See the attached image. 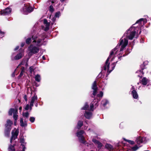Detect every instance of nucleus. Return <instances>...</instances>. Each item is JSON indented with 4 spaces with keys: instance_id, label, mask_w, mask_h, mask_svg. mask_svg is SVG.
Returning a JSON list of instances; mask_svg holds the SVG:
<instances>
[{
    "instance_id": "46",
    "label": "nucleus",
    "mask_w": 151,
    "mask_h": 151,
    "mask_svg": "<svg viewBox=\"0 0 151 151\" xmlns=\"http://www.w3.org/2000/svg\"><path fill=\"white\" fill-rule=\"evenodd\" d=\"M35 106H36V107H37V103H35Z\"/></svg>"
},
{
    "instance_id": "18",
    "label": "nucleus",
    "mask_w": 151,
    "mask_h": 151,
    "mask_svg": "<svg viewBox=\"0 0 151 151\" xmlns=\"http://www.w3.org/2000/svg\"><path fill=\"white\" fill-rule=\"evenodd\" d=\"M20 125L23 127H25L27 126V123L26 122L24 123L22 118H21L20 119Z\"/></svg>"
},
{
    "instance_id": "17",
    "label": "nucleus",
    "mask_w": 151,
    "mask_h": 151,
    "mask_svg": "<svg viewBox=\"0 0 151 151\" xmlns=\"http://www.w3.org/2000/svg\"><path fill=\"white\" fill-rule=\"evenodd\" d=\"M36 35H34L32 36H32L34 35H36ZM32 42V39H31V38L30 37H28V38L26 40V42L27 44H29L31 42Z\"/></svg>"
},
{
    "instance_id": "32",
    "label": "nucleus",
    "mask_w": 151,
    "mask_h": 151,
    "mask_svg": "<svg viewBox=\"0 0 151 151\" xmlns=\"http://www.w3.org/2000/svg\"><path fill=\"white\" fill-rule=\"evenodd\" d=\"M139 148L137 146L135 145V146L133 147L132 148V150L133 151H135L137 150Z\"/></svg>"
},
{
    "instance_id": "36",
    "label": "nucleus",
    "mask_w": 151,
    "mask_h": 151,
    "mask_svg": "<svg viewBox=\"0 0 151 151\" xmlns=\"http://www.w3.org/2000/svg\"><path fill=\"white\" fill-rule=\"evenodd\" d=\"M29 104H27L26 105L25 108V109L26 110H27L29 109Z\"/></svg>"
},
{
    "instance_id": "43",
    "label": "nucleus",
    "mask_w": 151,
    "mask_h": 151,
    "mask_svg": "<svg viewBox=\"0 0 151 151\" xmlns=\"http://www.w3.org/2000/svg\"><path fill=\"white\" fill-rule=\"evenodd\" d=\"M24 45V43H22L21 44V46L22 47H23Z\"/></svg>"
},
{
    "instance_id": "14",
    "label": "nucleus",
    "mask_w": 151,
    "mask_h": 151,
    "mask_svg": "<svg viewBox=\"0 0 151 151\" xmlns=\"http://www.w3.org/2000/svg\"><path fill=\"white\" fill-rule=\"evenodd\" d=\"M105 147L109 151H113L114 149L113 146L110 144H106L105 145Z\"/></svg>"
},
{
    "instance_id": "44",
    "label": "nucleus",
    "mask_w": 151,
    "mask_h": 151,
    "mask_svg": "<svg viewBox=\"0 0 151 151\" xmlns=\"http://www.w3.org/2000/svg\"><path fill=\"white\" fill-rule=\"evenodd\" d=\"M12 77H14L15 76V74H14V72L12 74Z\"/></svg>"
},
{
    "instance_id": "41",
    "label": "nucleus",
    "mask_w": 151,
    "mask_h": 151,
    "mask_svg": "<svg viewBox=\"0 0 151 151\" xmlns=\"http://www.w3.org/2000/svg\"><path fill=\"white\" fill-rule=\"evenodd\" d=\"M19 46H17L15 49H14V50H17L19 48Z\"/></svg>"
},
{
    "instance_id": "15",
    "label": "nucleus",
    "mask_w": 151,
    "mask_h": 151,
    "mask_svg": "<svg viewBox=\"0 0 151 151\" xmlns=\"http://www.w3.org/2000/svg\"><path fill=\"white\" fill-rule=\"evenodd\" d=\"M23 55V52L22 53H19L15 56L14 59L16 60H19L21 58Z\"/></svg>"
},
{
    "instance_id": "29",
    "label": "nucleus",
    "mask_w": 151,
    "mask_h": 151,
    "mask_svg": "<svg viewBox=\"0 0 151 151\" xmlns=\"http://www.w3.org/2000/svg\"><path fill=\"white\" fill-rule=\"evenodd\" d=\"M124 139L125 141L129 143L131 145H133L134 143V142L133 141L129 140H127V139Z\"/></svg>"
},
{
    "instance_id": "9",
    "label": "nucleus",
    "mask_w": 151,
    "mask_h": 151,
    "mask_svg": "<svg viewBox=\"0 0 151 151\" xmlns=\"http://www.w3.org/2000/svg\"><path fill=\"white\" fill-rule=\"evenodd\" d=\"M12 11L11 9L10 8H7L6 9L1 10L0 12L1 15H6L9 14Z\"/></svg>"
},
{
    "instance_id": "2",
    "label": "nucleus",
    "mask_w": 151,
    "mask_h": 151,
    "mask_svg": "<svg viewBox=\"0 0 151 151\" xmlns=\"http://www.w3.org/2000/svg\"><path fill=\"white\" fill-rule=\"evenodd\" d=\"M32 44L28 48L27 53L29 58L27 59L28 61L29 58L33 54L37 53L39 50V47L42 45H45L44 42L46 41V37L45 33L40 35L39 34L32 36Z\"/></svg>"
},
{
    "instance_id": "48",
    "label": "nucleus",
    "mask_w": 151,
    "mask_h": 151,
    "mask_svg": "<svg viewBox=\"0 0 151 151\" xmlns=\"http://www.w3.org/2000/svg\"><path fill=\"white\" fill-rule=\"evenodd\" d=\"M42 59L44 60H45V57L44 56H42Z\"/></svg>"
},
{
    "instance_id": "11",
    "label": "nucleus",
    "mask_w": 151,
    "mask_h": 151,
    "mask_svg": "<svg viewBox=\"0 0 151 151\" xmlns=\"http://www.w3.org/2000/svg\"><path fill=\"white\" fill-rule=\"evenodd\" d=\"M44 23L45 26L44 30L45 31H47L49 29L50 24L47 22V21L46 19H44Z\"/></svg>"
},
{
    "instance_id": "51",
    "label": "nucleus",
    "mask_w": 151,
    "mask_h": 151,
    "mask_svg": "<svg viewBox=\"0 0 151 151\" xmlns=\"http://www.w3.org/2000/svg\"><path fill=\"white\" fill-rule=\"evenodd\" d=\"M22 151H24V147L23 148Z\"/></svg>"
},
{
    "instance_id": "47",
    "label": "nucleus",
    "mask_w": 151,
    "mask_h": 151,
    "mask_svg": "<svg viewBox=\"0 0 151 151\" xmlns=\"http://www.w3.org/2000/svg\"><path fill=\"white\" fill-rule=\"evenodd\" d=\"M22 107H19V110L21 111L22 110Z\"/></svg>"
},
{
    "instance_id": "5",
    "label": "nucleus",
    "mask_w": 151,
    "mask_h": 151,
    "mask_svg": "<svg viewBox=\"0 0 151 151\" xmlns=\"http://www.w3.org/2000/svg\"><path fill=\"white\" fill-rule=\"evenodd\" d=\"M12 124V122L11 120H8L7 121L5 129V134L6 136H9L11 129V126Z\"/></svg>"
},
{
    "instance_id": "28",
    "label": "nucleus",
    "mask_w": 151,
    "mask_h": 151,
    "mask_svg": "<svg viewBox=\"0 0 151 151\" xmlns=\"http://www.w3.org/2000/svg\"><path fill=\"white\" fill-rule=\"evenodd\" d=\"M88 107V106L87 103H85L83 107L82 108V109L83 110H86Z\"/></svg>"
},
{
    "instance_id": "3",
    "label": "nucleus",
    "mask_w": 151,
    "mask_h": 151,
    "mask_svg": "<svg viewBox=\"0 0 151 151\" xmlns=\"http://www.w3.org/2000/svg\"><path fill=\"white\" fill-rule=\"evenodd\" d=\"M33 8L28 4H24V6L21 9V11L24 14H27L28 13L32 12L33 11Z\"/></svg>"
},
{
    "instance_id": "34",
    "label": "nucleus",
    "mask_w": 151,
    "mask_h": 151,
    "mask_svg": "<svg viewBox=\"0 0 151 151\" xmlns=\"http://www.w3.org/2000/svg\"><path fill=\"white\" fill-rule=\"evenodd\" d=\"M4 32L0 30V38H2L4 35Z\"/></svg>"
},
{
    "instance_id": "35",
    "label": "nucleus",
    "mask_w": 151,
    "mask_h": 151,
    "mask_svg": "<svg viewBox=\"0 0 151 151\" xmlns=\"http://www.w3.org/2000/svg\"><path fill=\"white\" fill-rule=\"evenodd\" d=\"M35 118L34 117H31L29 119V120L31 122H33L35 121Z\"/></svg>"
},
{
    "instance_id": "23",
    "label": "nucleus",
    "mask_w": 151,
    "mask_h": 151,
    "mask_svg": "<svg viewBox=\"0 0 151 151\" xmlns=\"http://www.w3.org/2000/svg\"><path fill=\"white\" fill-rule=\"evenodd\" d=\"M17 110L15 111V113H14L13 114V118L14 119L15 121H17L18 115H17Z\"/></svg>"
},
{
    "instance_id": "45",
    "label": "nucleus",
    "mask_w": 151,
    "mask_h": 151,
    "mask_svg": "<svg viewBox=\"0 0 151 151\" xmlns=\"http://www.w3.org/2000/svg\"><path fill=\"white\" fill-rule=\"evenodd\" d=\"M16 123H17V121H15L14 122V124L15 125H16V124H17Z\"/></svg>"
},
{
    "instance_id": "8",
    "label": "nucleus",
    "mask_w": 151,
    "mask_h": 151,
    "mask_svg": "<svg viewBox=\"0 0 151 151\" xmlns=\"http://www.w3.org/2000/svg\"><path fill=\"white\" fill-rule=\"evenodd\" d=\"M37 100V96L35 94L34 96L32 97L30 99V110H31L32 109V107L33 106L34 103H36V101Z\"/></svg>"
},
{
    "instance_id": "37",
    "label": "nucleus",
    "mask_w": 151,
    "mask_h": 151,
    "mask_svg": "<svg viewBox=\"0 0 151 151\" xmlns=\"http://www.w3.org/2000/svg\"><path fill=\"white\" fill-rule=\"evenodd\" d=\"M93 142H94L95 144H97L99 142V141H98L95 139H93L92 140Z\"/></svg>"
},
{
    "instance_id": "25",
    "label": "nucleus",
    "mask_w": 151,
    "mask_h": 151,
    "mask_svg": "<svg viewBox=\"0 0 151 151\" xmlns=\"http://www.w3.org/2000/svg\"><path fill=\"white\" fill-rule=\"evenodd\" d=\"M83 122L81 121H79L78 123L77 128L79 129L83 125Z\"/></svg>"
},
{
    "instance_id": "7",
    "label": "nucleus",
    "mask_w": 151,
    "mask_h": 151,
    "mask_svg": "<svg viewBox=\"0 0 151 151\" xmlns=\"http://www.w3.org/2000/svg\"><path fill=\"white\" fill-rule=\"evenodd\" d=\"M19 133V130L17 129H15L12 132V136L11 137L10 142L11 143L12 140L15 139L17 137Z\"/></svg>"
},
{
    "instance_id": "12",
    "label": "nucleus",
    "mask_w": 151,
    "mask_h": 151,
    "mask_svg": "<svg viewBox=\"0 0 151 151\" xmlns=\"http://www.w3.org/2000/svg\"><path fill=\"white\" fill-rule=\"evenodd\" d=\"M92 114L90 112L86 111L84 114V116L87 119H89L91 118Z\"/></svg>"
},
{
    "instance_id": "1",
    "label": "nucleus",
    "mask_w": 151,
    "mask_h": 151,
    "mask_svg": "<svg viewBox=\"0 0 151 151\" xmlns=\"http://www.w3.org/2000/svg\"><path fill=\"white\" fill-rule=\"evenodd\" d=\"M147 22V20L146 19H140L137 20L135 23L136 24H138L139 25L138 27H135L132 26L127 30V32L124 35V36H126L125 37H123L120 39L119 44L113 49L110 52V55L107 59L105 65L103 69L104 70H106L107 68L108 71L109 72V73H110L114 69L117 61L112 64L111 66L112 69H111L109 66V63H108L109 59L112 57L111 60H113L114 58L116 57V56L118 57L117 58L119 59L122 57L120 55L122 54L124 49L128 44L127 38H128L129 40H132L134 37L136 33L139 34L141 32V31H140V27L144 25Z\"/></svg>"
},
{
    "instance_id": "33",
    "label": "nucleus",
    "mask_w": 151,
    "mask_h": 151,
    "mask_svg": "<svg viewBox=\"0 0 151 151\" xmlns=\"http://www.w3.org/2000/svg\"><path fill=\"white\" fill-rule=\"evenodd\" d=\"M49 10L51 12H52L54 11V9L53 6H50L49 7Z\"/></svg>"
},
{
    "instance_id": "20",
    "label": "nucleus",
    "mask_w": 151,
    "mask_h": 151,
    "mask_svg": "<svg viewBox=\"0 0 151 151\" xmlns=\"http://www.w3.org/2000/svg\"><path fill=\"white\" fill-rule=\"evenodd\" d=\"M17 110V109H11L9 110V115H12V113L14 114V113H15V111Z\"/></svg>"
},
{
    "instance_id": "21",
    "label": "nucleus",
    "mask_w": 151,
    "mask_h": 151,
    "mask_svg": "<svg viewBox=\"0 0 151 151\" xmlns=\"http://www.w3.org/2000/svg\"><path fill=\"white\" fill-rule=\"evenodd\" d=\"M136 142L138 144H139L142 143L143 142L142 139L141 137H139L136 139Z\"/></svg>"
},
{
    "instance_id": "40",
    "label": "nucleus",
    "mask_w": 151,
    "mask_h": 151,
    "mask_svg": "<svg viewBox=\"0 0 151 151\" xmlns=\"http://www.w3.org/2000/svg\"><path fill=\"white\" fill-rule=\"evenodd\" d=\"M31 72H32V71L33 70V68L32 67H31L29 68Z\"/></svg>"
},
{
    "instance_id": "26",
    "label": "nucleus",
    "mask_w": 151,
    "mask_h": 151,
    "mask_svg": "<svg viewBox=\"0 0 151 151\" xmlns=\"http://www.w3.org/2000/svg\"><path fill=\"white\" fill-rule=\"evenodd\" d=\"M60 15V12H58L56 13L55 14V16L54 17L53 19V20L54 21L55 19V18L58 17Z\"/></svg>"
},
{
    "instance_id": "39",
    "label": "nucleus",
    "mask_w": 151,
    "mask_h": 151,
    "mask_svg": "<svg viewBox=\"0 0 151 151\" xmlns=\"http://www.w3.org/2000/svg\"><path fill=\"white\" fill-rule=\"evenodd\" d=\"M24 98L26 101H27V96L26 95H24Z\"/></svg>"
},
{
    "instance_id": "30",
    "label": "nucleus",
    "mask_w": 151,
    "mask_h": 151,
    "mask_svg": "<svg viewBox=\"0 0 151 151\" xmlns=\"http://www.w3.org/2000/svg\"><path fill=\"white\" fill-rule=\"evenodd\" d=\"M23 116H25L26 118H28L29 116V113L27 112L23 113Z\"/></svg>"
},
{
    "instance_id": "24",
    "label": "nucleus",
    "mask_w": 151,
    "mask_h": 151,
    "mask_svg": "<svg viewBox=\"0 0 151 151\" xmlns=\"http://www.w3.org/2000/svg\"><path fill=\"white\" fill-rule=\"evenodd\" d=\"M109 103L108 101L106 99L103 100L101 102V104L103 106H105L106 104Z\"/></svg>"
},
{
    "instance_id": "31",
    "label": "nucleus",
    "mask_w": 151,
    "mask_h": 151,
    "mask_svg": "<svg viewBox=\"0 0 151 151\" xmlns=\"http://www.w3.org/2000/svg\"><path fill=\"white\" fill-rule=\"evenodd\" d=\"M20 141L21 143H24V139L23 137L22 136L20 137Z\"/></svg>"
},
{
    "instance_id": "49",
    "label": "nucleus",
    "mask_w": 151,
    "mask_h": 151,
    "mask_svg": "<svg viewBox=\"0 0 151 151\" xmlns=\"http://www.w3.org/2000/svg\"><path fill=\"white\" fill-rule=\"evenodd\" d=\"M132 89H133V90H135L134 87L133 86L132 87Z\"/></svg>"
},
{
    "instance_id": "22",
    "label": "nucleus",
    "mask_w": 151,
    "mask_h": 151,
    "mask_svg": "<svg viewBox=\"0 0 151 151\" xmlns=\"http://www.w3.org/2000/svg\"><path fill=\"white\" fill-rule=\"evenodd\" d=\"M35 78L37 81L39 82L41 80L40 76V75L37 74L35 76Z\"/></svg>"
},
{
    "instance_id": "52",
    "label": "nucleus",
    "mask_w": 151,
    "mask_h": 151,
    "mask_svg": "<svg viewBox=\"0 0 151 151\" xmlns=\"http://www.w3.org/2000/svg\"><path fill=\"white\" fill-rule=\"evenodd\" d=\"M54 1H52V3H54Z\"/></svg>"
},
{
    "instance_id": "16",
    "label": "nucleus",
    "mask_w": 151,
    "mask_h": 151,
    "mask_svg": "<svg viewBox=\"0 0 151 151\" xmlns=\"http://www.w3.org/2000/svg\"><path fill=\"white\" fill-rule=\"evenodd\" d=\"M148 82V80L145 77H144L141 80L142 84L144 85H146Z\"/></svg>"
},
{
    "instance_id": "6",
    "label": "nucleus",
    "mask_w": 151,
    "mask_h": 151,
    "mask_svg": "<svg viewBox=\"0 0 151 151\" xmlns=\"http://www.w3.org/2000/svg\"><path fill=\"white\" fill-rule=\"evenodd\" d=\"M85 134L83 130L78 131L76 133V135L78 138L79 141L83 144H85L86 142L84 140V137L83 136Z\"/></svg>"
},
{
    "instance_id": "19",
    "label": "nucleus",
    "mask_w": 151,
    "mask_h": 151,
    "mask_svg": "<svg viewBox=\"0 0 151 151\" xmlns=\"http://www.w3.org/2000/svg\"><path fill=\"white\" fill-rule=\"evenodd\" d=\"M136 73L138 74L137 76L139 77H141L143 74V73L141 70H138L136 72Z\"/></svg>"
},
{
    "instance_id": "38",
    "label": "nucleus",
    "mask_w": 151,
    "mask_h": 151,
    "mask_svg": "<svg viewBox=\"0 0 151 151\" xmlns=\"http://www.w3.org/2000/svg\"><path fill=\"white\" fill-rule=\"evenodd\" d=\"M97 144L98 145V147H101L102 146V144L99 142Z\"/></svg>"
},
{
    "instance_id": "53",
    "label": "nucleus",
    "mask_w": 151,
    "mask_h": 151,
    "mask_svg": "<svg viewBox=\"0 0 151 151\" xmlns=\"http://www.w3.org/2000/svg\"><path fill=\"white\" fill-rule=\"evenodd\" d=\"M137 84H139V83H137Z\"/></svg>"
},
{
    "instance_id": "13",
    "label": "nucleus",
    "mask_w": 151,
    "mask_h": 151,
    "mask_svg": "<svg viewBox=\"0 0 151 151\" xmlns=\"http://www.w3.org/2000/svg\"><path fill=\"white\" fill-rule=\"evenodd\" d=\"M132 94L134 98L137 99L138 96L137 92L135 90H133L132 92Z\"/></svg>"
},
{
    "instance_id": "42",
    "label": "nucleus",
    "mask_w": 151,
    "mask_h": 151,
    "mask_svg": "<svg viewBox=\"0 0 151 151\" xmlns=\"http://www.w3.org/2000/svg\"><path fill=\"white\" fill-rule=\"evenodd\" d=\"M22 75H23V72H22V71L20 73V75H19V76L20 77H21V76H22Z\"/></svg>"
},
{
    "instance_id": "27",
    "label": "nucleus",
    "mask_w": 151,
    "mask_h": 151,
    "mask_svg": "<svg viewBox=\"0 0 151 151\" xmlns=\"http://www.w3.org/2000/svg\"><path fill=\"white\" fill-rule=\"evenodd\" d=\"M8 151H15L14 146L12 145H10L9 147Z\"/></svg>"
},
{
    "instance_id": "10",
    "label": "nucleus",
    "mask_w": 151,
    "mask_h": 151,
    "mask_svg": "<svg viewBox=\"0 0 151 151\" xmlns=\"http://www.w3.org/2000/svg\"><path fill=\"white\" fill-rule=\"evenodd\" d=\"M92 88L93 90V95L95 96L96 93L98 89L96 86V81H95L93 83L92 86Z\"/></svg>"
},
{
    "instance_id": "50",
    "label": "nucleus",
    "mask_w": 151,
    "mask_h": 151,
    "mask_svg": "<svg viewBox=\"0 0 151 151\" xmlns=\"http://www.w3.org/2000/svg\"><path fill=\"white\" fill-rule=\"evenodd\" d=\"M61 2H63L65 1V0H60Z\"/></svg>"
},
{
    "instance_id": "4",
    "label": "nucleus",
    "mask_w": 151,
    "mask_h": 151,
    "mask_svg": "<svg viewBox=\"0 0 151 151\" xmlns=\"http://www.w3.org/2000/svg\"><path fill=\"white\" fill-rule=\"evenodd\" d=\"M103 93L102 91H100V92L99 94H98L97 95V97L98 98V99H97V100H96V99H95L94 100H95V101H93L94 102L93 103L92 102L90 106V109L91 111H93V107L94 106H95V108H96V107L98 106V101L100 100V98L103 96Z\"/></svg>"
}]
</instances>
